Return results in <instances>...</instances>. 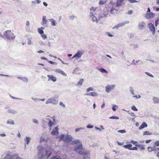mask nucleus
<instances>
[{
	"instance_id": "1",
	"label": "nucleus",
	"mask_w": 159,
	"mask_h": 159,
	"mask_svg": "<svg viewBox=\"0 0 159 159\" xmlns=\"http://www.w3.org/2000/svg\"><path fill=\"white\" fill-rule=\"evenodd\" d=\"M38 159L48 158L52 154V150L49 148H44L43 146L39 145L37 148Z\"/></svg>"
},
{
	"instance_id": "2",
	"label": "nucleus",
	"mask_w": 159,
	"mask_h": 159,
	"mask_svg": "<svg viewBox=\"0 0 159 159\" xmlns=\"http://www.w3.org/2000/svg\"><path fill=\"white\" fill-rule=\"evenodd\" d=\"M3 34L4 36L9 40H12L16 37L14 34L10 30H7L5 31Z\"/></svg>"
},
{
	"instance_id": "3",
	"label": "nucleus",
	"mask_w": 159,
	"mask_h": 159,
	"mask_svg": "<svg viewBox=\"0 0 159 159\" xmlns=\"http://www.w3.org/2000/svg\"><path fill=\"white\" fill-rule=\"evenodd\" d=\"M75 150L76 152H78L80 155H85L86 152L84 148L82 147V144L80 143L79 145L75 147Z\"/></svg>"
},
{
	"instance_id": "4",
	"label": "nucleus",
	"mask_w": 159,
	"mask_h": 159,
	"mask_svg": "<svg viewBox=\"0 0 159 159\" xmlns=\"http://www.w3.org/2000/svg\"><path fill=\"white\" fill-rule=\"evenodd\" d=\"M108 5L109 8H111L110 12L111 14H115L117 11V9L116 8V7H117L116 6L115 3L111 2L109 3Z\"/></svg>"
},
{
	"instance_id": "5",
	"label": "nucleus",
	"mask_w": 159,
	"mask_h": 159,
	"mask_svg": "<svg viewBox=\"0 0 159 159\" xmlns=\"http://www.w3.org/2000/svg\"><path fill=\"white\" fill-rule=\"evenodd\" d=\"M84 53L82 50H79L72 57V59L75 58L76 60H78L80 58Z\"/></svg>"
},
{
	"instance_id": "6",
	"label": "nucleus",
	"mask_w": 159,
	"mask_h": 159,
	"mask_svg": "<svg viewBox=\"0 0 159 159\" xmlns=\"http://www.w3.org/2000/svg\"><path fill=\"white\" fill-rule=\"evenodd\" d=\"M116 86L115 84H108L105 87V91L109 93L114 89Z\"/></svg>"
},
{
	"instance_id": "7",
	"label": "nucleus",
	"mask_w": 159,
	"mask_h": 159,
	"mask_svg": "<svg viewBox=\"0 0 159 159\" xmlns=\"http://www.w3.org/2000/svg\"><path fill=\"white\" fill-rule=\"evenodd\" d=\"M155 16V14L152 12L146 13L145 16V18L150 20L153 18Z\"/></svg>"
},
{
	"instance_id": "8",
	"label": "nucleus",
	"mask_w": 159,
	"mask_h": 159,
	"mask_svg": "<svg viewBox=\"0 0 159 159\" xmlns=\"http://www.w3.org/2000/svg\"><path fill=\"white\" fill-rule=\"evenodd\" d=\"M148 27L150 30L152 32V34H154L155 32V28L154 25L151 23H150L148 25Z\"/></svg>"
},
{
	"instance_id": "9",
	"label": "nucleus",
	"mask_w": 159,
	"mask_h": 159,
	"mask_svg": "<svg viewBox=\"0 0 159 159\" xmlns=\"http://www.w3.org/2000/svg\"><path fill=\"white\" fill-rule=\"evenodd\" d=\"M90 19L93 22L97 23L98 22V20L95 16L94 14L89 15Z\"/></svg>"
},
{
	"instance_id": "10",
	"label": "nucleus",
	"mask_w": 159,
	"mask_h": 159,
	"mask_svg": "<svg viewBox=\"0 0 159 159\" xmlns=\"http://www.w3.org/2000/svg\"><path fill=\"white\" fill-rule=\"evenodd\" d=\"M48 23V21L47 19L46 16H42V20L41 24L43 26H45Z\"/></svg>"
},
{
	"instance_id": "11",
	"label": "nucleus",
	"mask_w": 159,
	"mask_h": 159,
	"mask_svg": "<svg viewBox=\"0 0 159 159\" xmlns=\"http://www.w3.org/2000/svg\"><path fill=\"white\" fill-rule=\"evenodd\" d=\"M72 137L71 135L68 134L66 135L64 139V141L66 143H69L72 140Z\"/></svg>"
},
{
	"instance_id": "12",
	"label": "nucleus",
	"mask_w": 159,
	"mask_h": 159,
	"mask_svg": "<svg viewBox=\"0 0 159 159\" xmlns=\"http://www.w3.org/2000/svg\"><path fill=\"white\" fill-rule=\"evenodd\" d=\"M47 77L48 79V81L51 80L53 82H56L57 81V78L53 75H48Z\"/></svg>"
},
{
	"instance_id": "13",
	"label": "nucleus",
	"mask_w": 159,
	"mask_h": 159,
	"mask_svg": "<svg viewBox=\"0 0 159 159\" xmlns=\"http://www.w3.org/2000/svg\"><path fill=\"white\" fill-rule=\"evenodd\" d=\"M16 157L15 155H11L9 154H7L3 159H14Z\"/></svg>"
},
{
	"instance_id": "14",
	"label": "nucleus",
	"mask_w": 159,
	"mask_h": 159,
	"mask_svg": "<svg viewBox=\"0 0 159 159\" xmlns=\"http://www.w3.org/2000/svg\"><path fill=\"white\" fill-rule=\"evenodd\" d=\"M58 129L57 127H56L53 129L51 132V134L52 135H55L56 134H58L59 132L58 131Z\"/></svg>"
},
{
	"instance_id": "15",
	"label": "nucleus",
	"mask_w": 159,
	"mask_h": 159,
	"mask_svg": "<svg viewBox=\"0 0 159 159\" xmlns=\"http://www.w3.org/2000/svg\"><path fill=\"white\" fill-rule=\"evenodd\" d=\"M55 72L56 73H58L62 75H63L66 76L67 75L63 71L59 69H57L55 70Z\"/></svg>"
},
{
	"instance_id": "16",
	"label": "nucleus",
	"mask_w": 159,
	"mask_h": 159,
	"mask_svg": "<svg viewBox=\"0 0 159 159\" xmlns=\"http://www.w3.org/2000/svg\"><path fill=\"white\" fill-rule=\"evenodd\" d=\"M145 23L144 21H142L139 23L138 25L139 29H142L145 25Z\"/></svg>"
},
{
	"instance_id": "17",
	"label": "nucleus",
	"mask_w": 159,
	"mask_h": 159,
	"mask_svg": "<svg viewBox=\"0 0 159 159\" xmlns=\"http://www.w3.org/2000/svg\"><path fill=\"white\" fill-rule=\"evenodd\" d=\"M86 95L88 96H92L93 97H97L98 96V94L94 92H91L89 93H87Z\"/></svg>"
},
{
	"instance_id": "18",
	"label": "nucleus",
	"mask_w": 159,
	"mask_h": 159,
	"mask_svg": "<svg viewBox=\"0 0 159 159\" xmlns=\"http://www.w3.org/2000/svg\"><path fill=\"white\" fill-rule=\"evenodd\" d=\"M49 21L51 22V25L52 26H56L57 25L56 21L53 18L49 19Z\"/></svg>"
},
{
	"instance_id": "19",
	"label": "nucleus",
	"mask_w": 159,
	"mask_h": 159,
	"mask_svg": "<svg viewBox=\"0 0 159 159\" xmlns=\"http://www.w3.org/2000/svg\"><path fill=\"white\" fill-rule=\"evenodd\" d=\"M97 9V7H92L90 9V13L89 15L94 14L93 12L96 11Z\"/></svg>"
},
{
	"instance_id": "20",
	"label": "nucleus",
	"mask_w": 159,
	"mask_h": 159,
	"mask_svg": "<svg viewBox=\"0 0 159 159\" xmlns=\"http://www.w3.org/2000/svg\"><path fill=\"white\" fill-rule=\"evenodd\" d=\"M45 29V28L43 27H41L40 28H39L37 29V31L38 33L41 34L44 33L43 30Z\"/></svg>"
},
{
	"instance_id": "21",
	"label": "nucleus",
	"mask_w": 159,
	"mask_h": 159,
	"mask_svg": "<svg viewBox=\"0 0 159 159\" xmlns=\"http://www.w3.org/2000/svg\"><path fill=\"white\" fill-rule=\"evenodd\" d=\"M124 1V0H117L116 6L117 7H119L121 6L123 4Z\"/></svg>"
},
{
	"instance_id": "22",
	"label": "nucleus",
	"mask_w": 159,
	"mask_h": 159,
	"mask_svg": "<svg viewBox=\"0 0 159 159\" xmlns=\"http://www.w3.org/2000/svg\"><path fill=\"white\" fill-rule=\"evenodd\" d=\"M8 112L9 113H12L13 114H16L17 113V111L13 109H9L8 110Z\"/></svg>"
},
{
	"instance_id": "23",
	"label": "nucleus",
	"mask_w": 159,
	"mask_h": 159,
	"mask_svg": "<svg viewBox=\"0 0 159 159\" xmlns=\"http://www.w3.org/2000/svg\"><path fill=\"white\" fill-rule=\"evenodd\" d=\"M148 126L147 125L146 123L144 122H143L142 125L139 127V129H141L145 127H146Z\"/></svg>"
},
{
	"instance_id": "24",
	"label": "nucleus",
	"mask_w": 159,
	"mask_h": 159,
	"mask_svg": "<svg viewBox=\"0 0 159 159\" xmlns=\"http://www.w3.org/2000/svg\"><path fill=\"white\" fill-rule=\"evenodd\" d=\"M57 139H59V140H62L64 141L65 139V135L63 134H61L59 137L57 138Z\"/></svg>"
},
{
	"instance_id": "25",
	"label": "nucleus",
	"mask_w": 159,
	"mask_h": 159,
	"mask_svg": "<svg viewBox=\"0 0 159 159\" xmlns=\"http://www.w3.org/2000/svg\"><path fill=\"white\" fill-rule=\"evenodd\" d=\"M125 24V23L124 22L119 23L116 25L113 28L118 29L119 27L124 26Z\"/></svg>"
},
{
	"instance_id": "26",
	"label": "nucleus",
	"mask_w": 159,
	"mask_h": 159,
	"mask_svg": "<svg viewBox=\"0 0 159 159\" xmlns=\"http://www.w3.org/2000/svg\"><path fill=\"white\" fill-rule=\"evenodd\" d=\"M52 103L53 104H56L57 103V102L55 101V100H47L46 102V104Z\"/></svg>"
},
{
	"instance_id": "27",
	"label": "nucleus",
	"mask_w": 159,
	"mask_h": 159,
	"mask_svg": "<svg viewBox=\"0 0 159 159\" xmlns=\"http://www.w3.org/2000/svg\"><path fill=\"white\" fill-rule=\"evenodd\" d=\"M98 70L101 73H108V72L105 69H104L103 68H99L98 69Z\"/></svg>"
},
{
	"instance_id": "28",
	"label": "nucleus",
	"mask_w": 159,
	"mask_h": 159,
	"mask_svg": "<svg viewBox=\"0 0 159 159\" xmlns=\"http://www.w3.org/2000/svg\"><path fill=\"white\" fill-rule=\"evenodd\" d=\"M132 146V145L131 144H128L124 145L123 147L126 148L128 149L129 150H131L130 148H131V147Z\"/></svg>"
},
{
	"instance_id": "29",
	"label": "nucleus",
	"mask_w": 159,
	"mask_h": 159,
	"mask_svg": "<svg viewBox=\"0 0 159 159\" xmlns=\"http://www.w3.org/2000/svg\"><path fill=\"white\" fill-rule=\"evenodd\" d=\"M130 143H133V144L135 145V146L137 147H140L141 146V145L140 144H136V143H138V142L137 141H134L133 140H131L130 142Z\"/></svg>"
},
{
	"instance_id": "30",
	"label": "nucleus",
	"mask_w": 159,
	"mask_h": 159,
	"mask_svg": "<svg viewBox=\"0 0 159 159\" xmlns=\"http://www.w3.org/2000/svg\"><path fill=\"white\" fill-rule=\"evenodd\" d=\"M7 123L8 124L14 125V121L11 120H9L7 121Z\"/></svg>"
},
{
	"instance_id": "31",
	"label": "nucleus",
	"mask_w": 159,
	"mask_h": 159,
	"mask_svg": "<svg viewBox=\"0 0 159 159\" xmlns=\"http://www.w3.org/2000/svg\"><path fill=\"white\" fill-rule=\"evenodd\" d=\"M83 81L84 80L83 79H80V81L78 82L77 85L79 86H81L82 85Z\"/></svg>"
},
{
	"instance_id": "32",
	"label": "nucleus",
	"mask_w": 159,
	"mask_h": 159,
	"mask_svg": "<svg viewBox=\"0 0 159 159\" xmlns=\"http://www.w3.org/2000/svg\"><path fill=\"white\" fill-rule=\"evenodd\" d=\"M94 90V89L93 87H90L87 88L86 90V92L88 93L90 91H93Z\"/></svg>"
},
{
	"instance_id": "33",
	"label": "nucleus",
	"mask_w": 159,
	"mask_h": 159,
	"mask_svg": "<svg viewBox=\"0 0 159 159\" xmlns=\"http://www.w3.org/2000/svg\"><path fill=\"white\" fill-rule=\"evenodd\" d=\"M42 38L44 40H45L47 38V35L46 34H45L43 33V34H40Z\"/></svg>"
},
{
	"instance_id": "34",
	"label": "nucleus",
	"mask_w": 159,
	"mask_h": 159,
	"mask_svg": "<svg viewBox=\"0 0 159 159\" xmlns=\"http://www.w3.org/2000/svg\"><path fill=\"white\" fill-rule=\"evenodd\" d=\"M53 124V123H52V121L50 120H49V122L48 123V126L50 127L49 129L51 130V127H52V125Z\"/></svg>"
},
{
	"instance_id": "35",
	"label": "nucleus",
	"mask_w": 159,
	"mask_h": 159,
	"mask_svg": "<svg viewBox=\"0 0 159 159\" xmlns=\"http://www.w3.org/2000/svg\"><path fill=\"white\" fill-rule=\"evenodd\" d=\"M80 142V141L79 140L77 139L75 141H72L71 144H74L77 143H79Z\"/></svg>"
},
{
	"instance_id": "36",
	"label": "nucleus",
	"mask_w": 159,
	"mask_h": 159,
	"mask_svg": "<svg viewBox=\"0 0 159 159\" xmlns=\"http://www.w3.org/2000/svg\"><path fill=\"white\" fill-rule=\"evenodd\" d=\"M25 139L26 140V144L28 145L30 143V138L29 137H25Z\"/></svg>"
},
{
	"instance_id": "37",
	"label": "nucleus",
	"mask_w": 159,
	"mask_h": 159,
	"mask_svg": "<svg viewBox=\"0 0 159 159\" xmlns=\"http://www.w3.org/2000/svg\"><path fill=\"white\" fill-rule=\"evenodd\" d=\"M129 90L131 94L134 95V91L133 88L132 87H130L129 88Z\"/></svg>"
},
{
	"instance_id": "38",
	"label": "nucleus",
	"mask_w": 159,
	"mask_h": 159,
	"mask_svg": "<svg viewBox=\"0 0 159 159\" xmlns=\"http://www.w3.org/2000/svg\"><path fill=\"white\" fill-rule=\"evenodd\" d=\"M22 80L24 82L27 83L28 82V79L25 77H22Z\"/></svg>"
},
{
	"instance_id": "39",
	"label": "nucleus",
	"mask_w": 159,
	"mask_h": 159,
	"mask_svg": "<svg viewBox=\"0 0 159 159\" xmlns=\"http://www.w3.org/2000/svg\"><path fill=\"white\" fill-rule=\"evenodd\" d=\"M118 108V106L113 105L112 107V109L114 111H115L116 109Z\"/></svg>"
},
{
	"instance_id": "40",
	"label": "nucleus",
	"mask_w": 159,
	"mask_h": 159,
	"mask_svg": "<svg viewBox=\"0 0 159 159\" xmlns=\"http://www.w3.org/2000/svg\"><path fill=\"white\" fill-rule=\"evenodd\" d=\"M84 128H82V127H80L77 128H76L75 129V132H77L79 131H80V130L83 129H84Z\"/></svg>"
},
{
	"instance_id": "41",
	"label": "nucleus",
	"mask_w": 159,
	"mask_h": 159,
	"mask_svg": "<svg viewBox=\"0 0 159 159\" xmlns=\"http://www.w3.org/2000/svg\"><path fill=\"white\" fill-rule=\"evenodd\" d=\"M148 151L150 152H151L152 151H154V149H153L152 147H149L148 148Z\"/></svg>"
},
{
	"instance_id": "42",
	"label": "nucleus",
	"mask_w": 159,
	"mask_h": 159,
	"mask_svg": "<svg viewBox=\"0 0 159 159\" xmlns=\"http://www.w3.org/2000/svg\"><path fill=\"white\" fill-rule=\"evenodd\" d=\"M133 98L136 99L140 98L141 97V96L140 95H134L133 96Z\"/></svg>"
},
{
	"instance_id": "43",
	"label": "nucleus",
	"mask_w": 159,
	"mask_h": 159,
	"mask_svg": "<svg viewBox=\"0 0 159 159\" xmlns=\"http://www.w3.org/2000/svg\"><path fill=\"white\" fill-rule=\"evenodd\" d=\"M106 1L104 0H100L99 2V4L101 5H103L106 3Z\"/></svg>"
},
{
	"instance_id": "44",
	"label": "nucleus",
	"mask_w": 159,
	"mask_h": 159,
	"mask_svg": "<svg viewBox=\"0 0 159 159\" xmlns=\"http://www.w3.org/2000/svg\"><path fill=\"white\" fill-rule=\"evenodd\" d=\"M145 73L147 75L149 76L150 77H154V76H153V75L152 74H150V73H149V72H145Z\"/></svg>"
},
{
	"instance_id": "45",
	"label": "nucleus",
	"mask_w": 159,
	"mask_h": 159,
	"mask_svg": "<svg viewBox=\"0 0 159 159\" xmlns=\"http://www.w3.org/2000/svg\"><path fill=\"white\" fill-rule=\"evenodd\" d=\"M106 34L109 37H112L113 36V35L111 33L109 32H107Z\"/></svg>"
},
{
	"instance_id": "46",
	"label": "nucleus",
	"mask_w": 159,
	"mask_h": 159,
	"mask_svg": "<svg viewBox=\"0 0 159 159\" xmlns=\"http://www.w3.org/2000/svg\"><path fill=\"white\" fill-rule=\"evenodd\" d=\"M110 119H119V118L117 116H112L109 117Z\"/></svg>"
},
{
	"instance_id": "47",
	"label": "nucleus",
	"mask_w": 159,
	"mask_h": 159,
	"mask_svg": "<svg viewBox=\"0 0 159 159\" xmlns=\"http://www.w3.org/2000/svg\"><path fill=\"white\" fill-rule=\"evenodd\" d=\"M27 44L29 45H32L33 44V43L32 42L31 40L30 39H29L28 40Z\"/></svg>"
},
{
	"instance_id": "48",
	"label": "nucleus",
	"mask_w": 159,
	"mask_h": 159,
	"mask_svg": "<svg viewBox=\"0 0 159 159\" xmlns=\"http://www.w3.org/2000/svg\"><path fill=\"white\" fill-rule=\"evenodd\" d=\"M131 109L132 110L134 111H137L138 109L134 106H133L131 107Z\"/></svg>"
},
{
	"instance_id": "49",
	"label": "nucleus",
	"mask_w": 159,
	"mask_h": 159,
	"mask_svg": "<svg viewBox=\"0 0 159 159\" xmlns=\"http://www.w3.org/2000/svg\"><path fill=\"white\" fill-rule=\"evenodd\" d=\"M159 19H158L157 20H156L155 21V26L157 27V25L159 24Z\"/></svg>"
},
{
	"instance_id": "50",
	"label": "nucleus",
	"mask_w": 159,
	"mask_h": 159,
	"mask_svg": "<svg viewBox=\"0 0 159 159\" xmlns=\"http://www.w3.org/2000/svg\"><path fill=\"white\" fill-rule=\"evenodd\" d=\"M118 132L120 133H125L126 132V131L125 130H118Z\"/></svg>"
},
{
	"instance_id": "51",
	"label": "nucleus",
	"mask_w": 159,
	"mask_h": 159,
	"mask_svg": "<svg viewBox=\"0 0 159 159\" xmlns=\"http://www.w3.org/2000/svg\"><path fill=\"white\" fill-rule=\"evenodd\" d=\"M149 131H146L143 132V135H148L150 134Z\"/></svg>"
},
{
	"instance_id": "52",
	"label": "nucleus",
	"mask_w": 159,
	"mask_h": 159,
	"mask_svg": "<svg viewBox=\"0 0 159 159\" xmlns=\"http://www.w3.org/2000/svg\"><path fill=\"white\" fill-rule=\"evenodd\" d=\"M51 159H61V158H60L59 156H56L54 157H53Z\"/></svg>"
},
{
	"instance_id": "53",
	"label": "nucleus",
	"mask_w": 159,
	"mask_h": 159,
	"mask_svg": "<svg viewBox=\"0 0 159 159\" xmlns=\"http://www.w3.org/2000/svg\"><path fill=\"white\" fill-rule=\"evenodd\" d=\"M33 123H35L36 124H38L39 123L38 120H37L35 119H34L33 120Z\"/></svg>"
},
{
	"instance_id": "54",
	"label": "nucleus",
	"mask_w": 159,
	"mask_h": 159,
	"mask_svg": "<svg viewBox=\"0 0 159 159\" xmlns=\"http://www.w3.org/2000/svg\"><path fill=\"white\" fill-rule=\"evenodd\" d=\"M45 140V138L43 137L42 136L40 138V142H42L43 141H44Z\"/></svg>"
},
{
	"instance_id": "55",
	"label": "nucleus",
	"mask_w": 159,
	"mask_h": 159,
	"mask_svg": "<svg viewBox=\"0 0 159 159\" xmlns=\"http://www.w3.org/2000/svg\"><path fill=\"white\" fill-rule=\"evenodd\" d=\"M130 1V2L131 3H133L135 2H138L135 0H128Z\"/></svg>"
},
{
	"instance_id": "56",
	"label": "nucleus",
	"mask_w": 159,
	"mask_h": 159,
	"mask_svg": "<svg viewBox=\"0 0 159 159\" xmlns=\"http://www.w3.org/2000/svg\"><path fill=\"white\" fill-rule=\"evenodd\" d=\"M131 150H137L138 149L137 147H133L132 148H130Z\"/></svg>"
},
{
	"instance_id": "57",
	"label": "nucleus",
	"mask_w": 159,
	"mask_h": 159,
	"mask_svg": "<svg viewBox=\"0 0 159 159\" xmlns=\"http://www.w3.org/2000/svg\"><path fill=\"white\" fill-rule=\"evenodd\" d=\"M75 18V16H70L69 17V19L71 20H73L74 19V18Z\"/></svg>"
},
{
	"instance_id": "58",
	"label": "nucleus",
	"mask_w": 159,
	"mask_h": 159,
	"mask_svg": "<svg viewBox=\"0 0 159 159\" xmlns=\"http://www.w3.org/2000/svg\"><path fill=\"white\" fill-rule=\"evenodd\" d=\"M59 104H60V106H61L64 107H65V104H64L63 103V102H60Z\"/></svg>"
},
{
	"instance_id": "59",
	"label": "nucleus",
	"mask_w": 159,
	"mask_h": 159,
	"mask_svg": "<svg viewBox=\"0 0 159 159\" xmlns=\"http://www.w3.org/2000/svg\"><path fill=\"white\" fill-rule=\"evenodd\" d=\"M87 128H88L91 129L93 128V125H88L87 126Z\"/></svg>"
},
{
	"instance_id": "60",
	"label": "nucleus",
	"mask_w": 159,
	"mask_h": 159,
	"mask_svg": "<svg viewBox=\"0 0 159 159\" xmlns=\"http://www.w3.org/2000/svg\"><path fill=\"white\" fill-rule=\"evenodd\" d=\"M155 144L156 146H159V141H157L155 143Z\"/></svg>"
},
{
	"instance_id": "61",
	"label": "nucleus",
	"mask_w": 159,
	"mask_h": 159,
	"mask_svg": "<svg viewBox=\"0 0 159 159\" xmlns=\"http://www.w3.org/2000/svg\"><path fill=\"white\" fill-rule=\"evenodd\" d=\"M26 26H27V27L28 26H29V25H30V22L28 21H27L26 22Z\"/></svg>"
},
{
	"instance_id": "62",
	"label": "nucleus",
	"mask_w": 159,
	"mask_h": 159,
	"mask_svg": "<svg viewBox=\"0 0 159 159\" xmlns=\"http://www.w3.org/2000/svg\"><path fill=\"white\" fill-rule=\"evenodd\" d=\"M43 5L46 7H47L48 5V4L45 2H43Z\"/></svg>"
},
{
	"instance_id": "63",
	"label": "nucleus",
	"mask_w": 159,
	"mask_h": 159,
	"mask_svg": "<svg viewBox=\"0 0 159 159\" xmlns=\"http://www.w3.org/2000/svg\"><path fill=\"white\" fill-rule=\"evenodd\" d=\"M35 2L38 4H39L41 2V1L39 0H36L35 1Z\"/></svg>"
},
{
	"instance_id": "64",
	"label": "nucleus",
	"mask_w": 159,
	"mask_h": 159,
	"mask_svg": "<svg viewBox=\"0 0 159 159\" xmlns=\"http://www.w3.org/2000/svg\"><path fill=\"white\" fill-rule=\"evenodd\" d=\"M154 102L156 103H159V100H154Z\"/></svg>"
}]
</instances>
